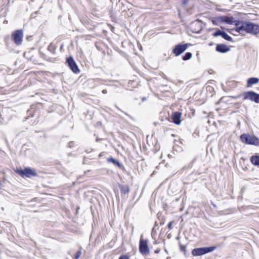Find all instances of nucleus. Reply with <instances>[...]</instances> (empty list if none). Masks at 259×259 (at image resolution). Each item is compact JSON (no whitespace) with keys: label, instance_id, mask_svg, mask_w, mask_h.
Returning a JSON list of instances; mask_svg holds the SVG:
<instances>
[{"label":"nucleus","instance_id":"1","mask_svg":"<svg viewBox=\"0 0 259 259\" xmlns=\"http://www.w3.org/2000/svg\"><path fill=\"white\" fill-rule=\"evenodd\" d=\"M234 24L236 27V31L241 34H243L244 32L253 35L259 34V25L252 22L236 20Z\"/></svg>","mask_w":259,"mask_h":259},{"label":"nucleus","instance_id":"2","mask_svg":"<svg viewBox=\"0 0 259 259\" xmlns=\"http://www.w3.org/2000/svg\"><path fill=\"white\" fill-rule=\"evenodd\" d=\"M241 141L247 145L259 146V139L254 135L242 134L240 136Z\"/></svg>","mask_w":259,"mask_h":259},{"label":"nucleus","instance_id":"3","mask_svg":"<svg viewBox=\"0 0 259 259\" xmlns=\"http://www.w3.org/2000/svg\"><path fill=\"white\" fill-rule=\"evenodd\" d=\"M15 172L22 178H30L37 176L36 170L30 167H27L24 169H17Z\"/></svg>","mask_w":259,"mask_h":259},{"label":"nucleus","instance_id":"4","mask_svg":"<svg viewBox=\"0 0 259 259\" xmlns=\"http://www.w3.org/2000/svg\"><path fill=\"white\" fill-rule=\"evenodd\" d=\"M217 248L215 246L196 248L192 250V254L193 256H200L213 251Z\"/></svg>","mask_w":259,"mask_h":259},{"label":"nucleus","instance_id":"5","mask_svg":"<svg viewBox=\"0 0 259 259\" xmlns=\"http://www.w3.org/2000/svg\"><path fill=\"white\" fill-rule=\"evenodd\" d=\"M243 100H249L255 103H259V94L253 91L243 92L242 95Z\"/></svg>","mask_w":259,"mask_h":259},{"label":"nucleus","instance_id":"6","mask_svg":"<svg viewBox=\"0 0 259 259\" xmlns=\"http://www.w3.org/2000/svg\"><path fill=\"white\" fill-rule=\"evenodd\" d=\"M190 44L180 43L175 46L172 50V53L175 56H179L183 53L188 48Z\"/></svg>","mask_w":259,"mask_h":259},{"label":"nucleus","instance_id":"7","mask_svg":"<svg viewBox=\"0 0 259 259\" xmlns=\"http://www.w3.org/2000/svg\"><path fill=\"white\" fill-rule=\"evenodd\" d=\"M139 251L143 255L149 254L150 251L148 245V241L143 239V235L141 236L139 242Z\"/></svg>","mask_w":259,"mask_h":259},{"label":"nucleus","instance_id":"8","mask_svg":"<svg viewBox=\"0 0 259 259\" xmlns=\"http://www.w3.org/2000/svg\"><path fill=\"white\" fill-rule=\"evenodd\" d=\"M12 37L14 42L17 45H21L23 37V30L22 29H18L13 31L12 34Z\"/></svg>","mask_w":259,"mask_h":259},{"label":"nucleus","instance_id":"9","mask_svg":"<svg viewBox=\"0 0 259 259\" xmlns=\"http://www.w3.org/2000/svg\"><path fill=\"white\" fill-rule=\"evenodd\" d=\"M66 63L74 73H79L80 70L72 56H69L66 58Z\"/></svg>","mask_w":259,"mask_h":259},{"label":"nucleus","instance_id":"10","mask_svg":"<svg viewBox=\"0 0 259 259\" xmlns=\"http://www.w3.org/2000/svg\"><path fill=\"white\" fill-rule=\"evenodd\" d=\"M215 20L218 22L225 23L227 24H232L235 22L233 20V17L225 16L216 17Z\"/></svg>","mask_w":259,"mask_h":259},{"label":"nucleus","instance_id":"11","mask_svg":"<svg viewBox=\"0 0 259 259\" xmlns=\"http://www.w3.org/2000/svg\"><path fill=\"white\" fill-rule=\"evenodd\" d=\"M181 116L182 113L180 112L177 111L174 112L171 116L172 122L177 125H180L182 121Z\"/></svg>","mask_w":259,"mask_h":259},{"label":"nucleus","instance_id":"12","mask_svg":"<svg viewBox=\"0 0 259 259\" xmlns=\"http://www.w3.org/2000/svg\"><path fill=\"white\" fill-rule=\"evenodd\" d=\"M215 50L221 53H225L230 51V48L225 44H220L216 46Z\"/></svg>","mask_w":259,"mask_h":259},{"label":"nucleus","instance_id":"13","mask_svg":"<svg viewBox=\"0 0 259 259\" xmlns=\"http://www.w3.org/2000/svg\"><path fill=\"white\" fill-rule=\"evenodd\" d=\"M107 161L109 162H111V163H113L115 165L118 166L121 169H122V170L124 169V167L123 165V164L120 163L119 161L115 159L113 157H111L108 158Z\"/></svg>","mask_w":259,"mask_h":259},{"label":"nucleus","instance_id":"14","mask_svg":"<svg viewBox=\"0 0 259 259\" xmlns=\"http://www.w3.org/2000/svg\"><path fill=\"white\" fill-rule=\"evenodd\" d=\"M259 82V78L257 77H250L247 80V87H251L253 84Z\"/></svg>","mask_w":259,"mask_h":259},{"label":"nucleus","instance_id":"15","mask_svg":"<svg viewBox=\"0 0 259 259\" xmlns=\"http://www.w3.org/2000/svg\"><path fill=\"white\" fill-rule=\"evenodd\" d=\"M250 160L251 163L255 166H259V155H253L250 157Z\"/></svg>","mask_w":259,"mask_h":259},{"label":"nucleus","instance_id":"16","mask_svg":"<svg viewBox=\"0 0 259 259\" xmlns=\"http://www.w3.org/2000/svg\"><path fill=\"white\" fill-rule=\"evenodd\" d=\"M120 190L121 193L124 194H128L130 191V188L127 185H121L120 186Z\"/></svg>","mask_w":259,"mask_h":259},{"label":"nucleus","instance_id":"17","mask_svg":"<svg viewBox=\"0 0 259 259\" xmlns=\"http://www.w3.org/2000/svg\"><path fill=\"white\" fill-rule=\"evenodd\" d=\"M222 37L225 39V40L233 42V40L232 37H231L229 35H228L225 31L223 32V35H222Z\"/></svg>","mask_w":259,"mask_h":259},{"label":"nucleus","instance_id":"18","mask_svg":"<svg viewBox=\"0 0 259 259\" xmlns=\"http://www.w3.org/2000/svg\"><path fill=\"white\" fill-rule=\"evenodd\" d=\"M192 57V54L191 52H187L182 56V59L184 61L190 60Z\"/></svg>","mask_w":259,"mask_h":259},{"label":"nucleus","instance_id":"19","mask_svg":"<svg viewBox=\"0 0 259 259\" xmlns=\"http://www.w3.org/2000/svg\"><path fill=\"white\" fill-rule=\"evenodd\" d=\"M224 32V31L221 30L219 28H217L216 29L215 31L213 33V36L214 37H217V36H222V35H223Z\"/></svg>","mask_w":259,"mask_h":259},{"label":"nucleus","instance_id":"20","mask_svg":"<svg viewBox=\"0 0 259 259\" xmlns=\"http://www.w3.org/2000/svg\"><path fill=\"white\" fill-rule=\"evenodd\" d=\"M55 49L56 48L55 47V45L52 44H50L48 47V51H49L51 53L53 54L55 53Z\"/></svg>","mask_w":259,"mask_h":259},{"label":"nucleus","instance_id":"21","mask_svg":"<svg viewBox=\"0 0 259 259\" xmlns=\"http://www.w3.org/2000/svg\"><path fill=\"white\" fill-rule=\"evenodd\" d=\"M195 160H193L191 162H190L188 166L186 165L185 166H184L180 170V172H182L185 169H188L189 168H192V165H193V163L194 162Z\"/></svg>","mask_w":259,"mask_h":259},{"label":"nucleus","instance_id":"22","mask_svg":"<svg viewBox=\"0 0 259 259\" xmlns=\"http://www.w3.org/2000/svg\"><path fill=\"white\" fill-rule=\"evenodd\" d=\"M81 254V249H80L76 253V254L74 257V259H78L79 258V257L80 256Z\"/></svg>","mask_w":259,"mask_h":259},{"label":"nucleus","instance_id":"23","mask_svg":"<svg viewBox=\"0 0 259 259\" xmlns=\"http://www.w3.org/2000/svg\"><path fill=\"white\" fill-rule=\"evenodd\" d=\"M118 259H130L129 256L126 254L120 255Z\"/></svg>","mask_w":259,"mask_h":259},{"label":"nucleus","instance_id":"24","mask_svg":"<svg viewBox=\"0 0 259 259\" xmlns=\"http://www.w3.org/2000/svg\"><path fill=\"white\" fill-rule=\"evenodd\" d=\"M158 226L157 222H156L155 223L154 226V227L153 228V229H152V236H153V232H154V231L155 228L156 226Z\"/></svg>","mask_w":259,"mask_h":259},{"label":"nucleus","instance_id":"25","mask_svg":"<svg viewBox=\"0 0 259 259\" xmlns=\"http://www.w3.org/2000/svg\"><path fill=\"white\" fill-rule=\"evenodd\" d=\"M172 222H170L168 224V228L169 229V230H171L172 229Z\"/></svg>","mask_w":259,"mask_h":259},{"label":"nucleus","instance_id":"26","mask_svg":"<svg viewBox=\"0 0 259 259\" xmlns=\"http://www.w3.org/2000/svg\"><path fill=\"white\" fill-rule=\"evenodd\" d=\"M190 0H182V3H183V5H187V4L188 3V2Z\"/></svg>","mask_w":259,"mask_h":259},{"label":"nucleus","instance_id":"27","mask_svg":"<svg viewBox=\"0 0 259 259\" xmlns=\"http://www.w3.org/2000/svg\"><path fill=\"white\" fill-rule=\"evenodd\" d=\"M74 146V143L73 142L71 141L69 143V147L70 148H72Z\"/></svg>","mask_w":259,"mask_h":259},{"label":"nucleus","instance_id":"28","mask_svg":"<svg viewBox=\"0 0 259 259\" xmlns=\"http://www.w3.org/2000/svg\"><path fill=\"white\" fill-rule=\"evenodd\" d=\"M181 249L183 251H185L186 249V246L184 245H180Z\"/></svg>","mask_w":259,"mask_h":259},{"label":"nucleus","instance_id":"29","mask_svg":"<svg viewBox=\"0 0 259 259\" xmlns=\"http://www.w3.org/2000/svg\"><path fill=\"white\" fill-rule=\"evenodd\" d=\"M160 249H156V250L154 251V252H155V253H159V252H160Z\"/></svg>","mask_w":259,"mask_h":259},{"label":"nucleus","instance_id":"30","mask_svg":"<svg viewBox=\"0 0 259 259\" xmlns=\"http://www.w3.org/2000/svg\"><path fill=\"white\" fill-rule=\"evenodd\" d=\"M31 38H32V36H27L26 37V39L28 40H30L31 39Z\"/></svg>","mask_w":259,"mask_h":259},{"label":"nucleus","instance_id":"31","mask_svg":"<svg viewBox=\"0 0 259 259\" xmlns=\"http://www.w3.org/2000/svg\"><path fill=\"white\" fill-rule=\"evenodd\" d=\"M107 93V90H103L102 91V93H103V94H106Z\"/></svg>","mask_w":259,"mask_h":259},{"label":"nucleus","instance_id":"32","mask_svg":"<svg viewBox=\"0 0 259 259\" xmlns=\"http://www.w3.org/2000/svg\"><path fill=\"white\" fill-rule=\"evenodd\" d=\"M146 99V97H143V98H142V100H143V101H145Z\"/></svg>","mask_w":259,"mask_h":259},{"label":"nucleus","instance_id":"33","mask_svg":"<svg viewBox=\"0 0 259 259\" xmlns=\"http://www.w3.org/2000/svg\"><path fill=\"white\" fill-rule=\"evenodd\" d=\"M116 108L120 111H121V112H123L119 108H118V107L116 106Z\"/></svg>","mask_w":259,"mask_h":259},{"label":"nucleus","instance_id":"34","mask_svg":"<svg viewBox=\"0 0 259 259\" xmlns=\"http://www.w3.org/2000/svg\"><path fill=\"white\" fill-rule=\"evenodd\" d=\"M164 224V222H160V225H163Z\"/></svg>","mask_w":259,"mask_h":259},{"label":"nucleus","instance_id":"35","mask_svg":"<svg viewBox=\"0 0 259 259\" xmlns=\"http://www.w3.org/2000/svg\"><path fill=\"white\" fill-rule=\"evenodd\" d=\"M4 23H8V21L6 22V21H4Z\"/></svg>","mask_w":259,"mask_h":259},{"label":"nucleus","instance_id":"36","mask_svg":"<svg viewBox=\"0 0 259 259\" xmlns=\"http://www.w3.org/2000/svg\"><path fill=\"white\" fill-rule=\"evenodd\" d=\"M4 23H8V21L6 22V21H4Z\"/></svg>","mask_w":259,"mask_h":259},{"label":"nucleus","instance_id":"37","mask_svg":"<svg viewBox=\"0 0 259 259\" xmlns=\"http://www.w3.org/2000/svg\"><path fill=\"white\" fill-rule=\"evenodd\" d=\"M4 23H8V21L6 22V21H4Z\"/></svg>","mask_w":259,"mask_h":259}]
</instances>
